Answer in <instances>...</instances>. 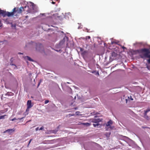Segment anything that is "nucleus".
<instances>
[{
	"label": "nucleus",
	"instance_id": "f257e3e1",
	"mask_svg": "<svg viewBox=\"0 0 150 150\" xmlns=\"http://www.w3.org/2000/svg\"><path fill=\"white\" fill-rule=\"evenodd\" d=\"M27 6L24 7H21L20 8H16V12L18 13H21L23 11H26L28 13H35L38 11L37 7L34 4L31 2L27 3Z\"/></svg>",
	"mask_w": 150,
	"mask_h": 150
},
{
	"label": "nucleus",
	"instance_id": "f03ea898",
	"mask_svg": "<svg viewBox=\"0 0 150 150\" xmlns=\"http://www.w3.org/2000/svg\"><path fill=\"white\" fill-rule=\"evenodd\" d=\"M30 44H33V45H35L36 50L37 51L41 52L43 50V46L40 43H36L32 41L29 43Z\"/></svg>",
	"mask_w": 150,
	"mask_h": 150
},
{
	"label": "nucleus",
	"instance_id": "7ed1b4c3",
	"mask_svg": "<svg viewBox=\"0 0 150 150\" xmlns=\"http://www.w3.org/2000/svg\"><path fill=\"white\" fill-rule=\"evenodd\" d=\"M66 39L67 40H68V38L67 37H65L64 38L60 41L59 44L57 45H56V47L58 48H62L65 46L64 42L65 41Z\"/></svg>",
	"mask_w": 150,
	"mask_h": 150
},
{
	"label": "nucleus",
	"instance_id": "20e7f679",
	"mask_svg": "<svg viewBox=\"0 0 150 150\" xmlns=\"http://www.w3.org/2000/svg\"><path fill=\"white\" fill-rule=\"evenodd\" d=\"M112 123L113 122L111 120H109V121L106 123V127H105L106 130L109 131L113 129V128L115 127L114 126H111V125L112 124Z\"/></svg>",
	"mask_w": 150,
	"mask_h": 150
},
{
	"label": "nucleus",
	"instance_id": "39448f33",
	"mask_svg": "<svg viewBox=\"0 0 150 150\" xmlns=\"http://www.w3.org/2000/svg\"><path fill=\"white\" fill-rule=\"evenodd\" d=\"M0 14H1L4 17L7 16L8 17H10L13 14L12 13H10L8 12H6L3 10L0 9Z\"/></svg>",
	"mask_w": 150,
	"mask_h": 150
},
{
	"label": "nucleus",
	"instance_id": "423d86ee",
	"mask_svg": "<svg viewBox=\"0 0 150 150\" xmlns=\"http://www.w3.org/2000/svg\"><path fill=\"white\" fill-rule=\"evenodd\" d=\"M27 108L26 111H29V109L32 107L33 105L32 104L31 101V100H28L27 102Z\"/></svg>",
	"mask_w": 150,
	"mask_h": 150
},
{
	"label": "nucleus",
	"instance_id": "0eeeda50",
	"mask_svg": "<svg viewBox=\"0 0 150 150\" xmlns=\"http://www.w3.org/2000/svg\"><path fill=\"white\" fill-rule=\"evenodd\" d=\"M56 142L55 139L51 140H47L44 141V143L45 144H52Z\"/></svg>",
	"mask_w": 150,
	"mask_h": 150
},
{
	"label": "nucleus",
	"instance_id": "6e6552de",
	"mask_svg": "<svg viewBox=\"0 0 150 150\" xmlns=\"http://www.w3.org/2000/svg\"><path fill=\"white\" fill-rule=\"evenodd\" d=\"M150 111V110L147 109L146 110L144 111V117L147 120H149L150 119V116H148L147 115V113L149 111Z\"/></svg>",
	"mask_w": 150,
	"mask_h": 150
},
{
	"label": "nucleus",
	"instance_id": "1a4fd4ad",
	"mask_svg": "<svg viewBox=\"0 0 150 150\" xmlns=\"http://www.w3.org/2000/svg\"><path fill=\"white\" fill-rule=\"evenodd\" d=\"M101 121V120L100 118H94L92 120V122L94 123L99 122Z\"/></svg>",
	"mask_w": 150,
	"mask_h": 150
},
{
	"label": "nucleus",
	"instance_id": "9d476101",
	"mask_svg": "<svg viewBox=\"0 0 150 150\" xmlns=\"http://www.w3.org/2000/svg\"><path fill=\"white\" fill-rule=\"evenodd\" d=\"M24 59H27L29 61H31V62H33V60L31 59L30 57H28V56H25L24 57Z\"/></svg>",
	"mask_w": 150,
	"mask_h": 150
},
{
	"label": "nucleus",
	"instance_id": "9b49d317",
	"mask_svg": "<svg viewBox=\"0 0 150 150\" xmlns=\"http://www.w3.org/2000/svg\"><path fill=\"white\" fill-rule=\"evenodd\" d=\"M59 126H58L57 127V129H56L55 130H52L51 131V133L54 134H56L57 132L58 131V129L59 128Z\"/></svg>",
	"mask_w": 150,
	"mask_h": 150
},
{
	"label": "nucleus",
	"instance_id": "f8f14e48",
	"mask_svg": "<svg viewBox=\"0 0 150 150\" xmlns=\"http://www.w3.org/2000/svg\"><path fill=\"white\" fill-rule=\"evenodd\" d=\"M14 130L13 129H9L6 130L5 132H8L9 133H11L12 132H14Z\"/></svg>",
	"mask_w": 150,
	"mask_h": 150
},
{
	"label": "nucleus",
	"instance_id": "ddd939ff",
	"mask_svg": "<svg viewBox=\"0 0 150 150\" xmlns=\"http://www.w3.org/2000/svg\"><path fill=\"white\" fill-rule=\"evenodd\" d=\"M92 73L94 74L95 75H98V76L99 75V73L98 71H92L91 72Z\"/></svg>",
	"mask_w": 150,
	"mask_h": 150
},
{
	"label": "nucleus",
	"instance_id": "4468645a",
	"mask_svg": "<svg viewBox=\"0 0 150 150\" xmlns=\"http://www.w3.org/2000/svg\"><path fill=\"white\" fill-rule=\"evenodd\" d=\"M13 93L11 92H8L7 93L5 94V95L6 96H12L13 95Z\"/></svg>",
	"mask_w": 150,
	"mask_h": 150
},
{
	"label": "nucleus",
	"instance_id": "2eb2a0df",
	"mask_svg": "<svg viewBox=\"0 0 150 150\" xmlns=\"http://www.w3.org/2000/svg\"><path fill=\"white\" fill-rule=\"evenodd\" d=\"M111 55L112 57H116L117 55V54L115 52H112L111 53Z\"/></svg>",
	"mask_w": 150,
	"mask_h": 150
},
{
	"label": "nucleus",
	"instance_id": "dca6fc26",
	"mask_svg": "<svg viewBox=\"0 0 150 150\" xmlns=\"http://www.w3.org/2000/svg\"><path fill=\"white\" fill-rule=\"evenodd\" d=\"M95 123L96 124H93V125L94 127H100V124H99L98 122Z\"/></svg>",
	"mask_w": 150,
	"mask_h": 150
},
{
	"label": "nucleus",
	"instance_id": "f3484780",
	"mask_svg": "<svg viewBox=\"0 0 150 150\" xmlns=\"http://www.w3.org/2000/svg\"><path fill=\"white\" fill-rule=\"evenodd\" d=\"M110 134L111 133L110 132H109L108 133H106L105 134V135L107 139L109 138Z\"/></svg>",
	"mask_w": 150,
	"mask_h": 150
},
{
	"label": "nucleus",
	"instance_id": "a211bd4d",
	"mask_svg": "<svg viewBox=\"0 0 150 150\" xmlns=\"http://www.w3.org/2000/svg\"><path fill=\"white\" fill-rule=\"evenodd\" d=\"M23 117H22V118H18V119H16V118H14L12 119H11V120H11L12 121H14L16 120H18V119L19 120H21L22 119H23Z\"/></svg>",
	"mask_w": 150,
	"mask_h": 150
},
{
	"label": "nucleus",
	"instance_id": "6ab92c4d",
	"mask_svg": "<svg viewBox=\"0 0 150 150\" xmlns=\"http://www.w3.org/2000/svg\"><path fill=\"white\" fill-rule=\"evenodd\" d=\"M16 8H14L13 9V12H11V13H13V14H12L11 16H13V15H14V13L15 12H16Z\"/></svg>",
	"mask_w": 150,
	"mask_h": 150
},
{
	"label": "nucleus",
	"instance_id": "aec40b11",
	"mask_svg": "<svg viewBox=\"0 0 150 150\" xmlns=\"http://www.w3.org/2000/svg\"><path fill=\"white\" fill-rule=\"evenodd\" d=\"M75 115L74 114H69L67 115V117H71V116H73Z\"/></svg>",
	"mask_w": 150,
	"mask_h": 150
},
{
	"label": "nucleus",
	"instance_id": "412c9836",
	"mask_svg": "<svg viewBox=\"0 0 150 150\" xmlns=\"http://www.w3.org/2000/svg\"><path fill=\"white\" fill-rule=\"evenodd\" d=\"M6 115H2L1 116H0V119H3L4 118V117Z\"/></svg>",
	"mask_w": 150,
	"mask_h": 150
},
{
	"label": "nucleus",
	"instance_id": "4be33fe9",
	"mask_svg": "<svg viewBox=\"0 0 150 150\" xmlns=\"http://www.w3.org/2000/svg\"><path fill=\"white\" fill-rule=\"evenodd\" d=\"M10 65L12 66H14L16 68L17 67L15 64H13L12 63V61H11V62L10 63Z\"/></svg>",
	"mask_w": 150,
	"mask_h": 150
},
{
	"label": "nucleus",
	"instance_id": "5701e85b",
	"mask_svg": "<svg viewBox=\"0 0 150 150\" xmlns=\"http://www.w3.org/2000/svg\"><path fill=\"white\" fill-rule=\"evenodd\" d=\"M111 44H117V43L115 41H112Z\"/></svg>",
	"mask_w": 150,
	"mask_h": 150
},
{
	"label": "nucleus",
	"instance_id": "b1692460",
	"mask_svg": "<svg viewBox=\"0 0 150 150\" xmlns=\"http://www.w3.org/2000/svg\"><path fill=\"white\" fill-rule=\"evenodd\" d=\"M49 102V101L48 100H45V104H47Z\"/></svg>",
	"mask_w": 150,
	"mask_h": 150
},
{
	"label": "nucleus",
	"instance_id": "393cba45",
	"mask_svg": "<svg viewBox=\"0 0 150 150\" xmlns=\"http://www.w3.org/2000/svg\"><path fill=\"white\" fill-rule=\"evenodd\" d=\"M44 129V127L43 126H42L39 129V130H42L43 129Z\"/></svg>",
	"mask_w": 150,
	"mask_h": 150
},
{
	"label": "nucleus",
	"instance_id": "a878e982",
	"mask_svg": "<svg viewBox=\"0 0 150 150\" xmlns=\"http://www.w3.org/2000/svg\"><path fill=\"white\" fill-rule=\"evenodd\" d=\"M90 36H87L86 37V39H90Z\"/></svg>",
	"mask_w": 150,
	"mask_h": 150
},
{
	"label": "nucleus",
	"instance_id": "bb28decb",
	"mask_svg": "<svg viewBox=\"0 0 150 150\" xmlns=\"http://www.w3.org/2000/svg\"><path fill=\"white\" fill-rule=\"evenodd\" d=\"M32 140H33L32 139H30V141H29V143H28L29 144H30V143L31 142Z\"/></svg>",
	"mask_w": 150,
	"mask_h": 150
},
{
	"label": "nucleus",
	"instance_id": "cd10ccee",
	"mask_svg": "<svg viewBox=\"0 0 150 150\" xmlns=\"http://www.w3.org/2000/svg\"><path fill=\"white\" fill-rule=\"evenodd\" d=\"M122 49H123L124 50L125 49H126V48L124 46H122Z\"/></svg>",
	"mask_w": 150,
	"mask_h": 150
},
{
	"label": "nucleus",
	"instance_id": "c85d7f7f",
	"mask_svg": "<svg viewBox=\"0 0 150 150\" xmlns=\"http://www.w3.org/2000/svg\"><path fill=\"white\" fill-rule=\"evenodd\" d=\"M2 25V24L1 23V21L0 20V27H1Z\"/></svg>",
	"mask_w": 150,
	"mask_h": 150
},
{
	"label": "nucleus",
	"instance_id": "c756f323",
	"mask_svg": "<svg viewBox=\"0 0 150 150\" xmlns=\"http://www.w3.org/2000/svg\"><path fill=\"white\" fill-rule=\"evenodd\" d=\"M39 127H38L35 129L36 131H38L39 130Z\"/></svg>",
	"mask_w": 150,
	"mask_h": 150
},
{
	"label": "nucleus",
	"instance_id": "7c9ffc66",
	"mask_svg": "<svg viewBox=\"0 0 150 150\" xmlns=\"http://www.w3.org/2000/svg\"><path fill=\"white\" fill-rule=\"evenodd\" d=\"M58 52H62V50H59Z\"/></svg>",
	"mask_w": 150,
	"mask_h": 150
},
{
	"label": "nucleus",
	"instance_id": "2f4dec72",
	"mask_svg": "<svg viewBox=\"0 0 150 150\" xmlns=\"http://www.w3.org/2000/svg\"><path fill=\"white\" fill-rule=\"evenodd\" d=\"M18 54H23V53H21V52H19V53H18Z\"/></svg>",
	"mask_w": 150,
	"mask_h": 150
},
{
	"label": "nucleus",
	"instance_id": "473e14b6",
	"mask_svg": "<svg viewBox=\"0 0 150 150\" xmlns=\"http://www.w3.org/2000/svg\"><path fill=\"white\" fill-rule=\"evenodd\" d=\"M41 14L42 16H43L45 15V13H42V14Z\"/></svg>",
	"mask_w": 150,
	"mask_h": 150
},
{
	"label": "nucleus",
	"instance_id": "72a5a7b5",
	"mask_svg": "<svg viewBox=\"0 0 150 150\" xmlns=\"http://www.w3.org/2000/svg\"><path fill=\"white\" fill-rule=\"evenodd\" d=\"M40 83L39 82L38 83V86H39V85H40Z\"/></svg>",
	"mask_w": 150,
	"mask_h": 150
},
{
	"label": "nucleus",
	"instance_id": "f704fd0d",
	"mask_svg": "<svg viewBox=\"0 0 150 150\" xmlns=\"http://www.w3.org/2000/svg\"><path fill=\"white\" fill-rule=\"evenodd\" d=\"M52 3L53 4H55V2L53 1H52Z\"/></svg>",
	"mask_w": 150,
	"mask_h": 150
},
{
	"label": "nucleus",
	"instance_id": "c9c22d12",
	"mask_svg": "<svg viewBox=\"0 0 150 150\" xmlns=\"http://www.w3.org/2000/svg\"><path fill=\"white\" fill-rule=\"evenodd\" d=\"M106 45V43H104V46H105Z\"/></svg>",
	"mask_w": 150,
	"mask_h": 150
},
{
	"label": "nucleus",
	"instance_id": "e433bc0d",
	"mask_svg": "<svg viewBox=\"0 0 150 150\" xmlns=\"http://www.w3.org/2000/svg\"><path fill=\"white\" fill-rule=\"evenodd\" d=\"M69 90H70V91H71V88H69Z\"/></svg>",
	"mask_w": 150,
	"mask_h": 150
},
{
	"label": "nucleus",
	"instance_id": "4c0bfd02",
	"mask_svg": "<svg viewBox=\"0 0 150 150\" xmlns=\"http://www.w3.org/2000/svg\"><path fill=\"white\" fill-rule=\"evenodd\" d=\"M29 143L28 144V145H27V147H28V146H29Z\"/></svg>",
	"mask_w": 150,
	"mask_h": 150
},
{
	"label": "nucleus",
	"instance_id": "58836bf2",
	"mask_svg": "<svg viewBox=\"0 0 150 150\" xmlns=\"http://www.w3.org/2000/svg\"><path fill=\"white\" fill-rule=\"evenodd\" d=\"M80 28V26H79V27H78V29H79V28Z\"/></svg>",
	"mask_w": 150,
	"mask_h": 150
},
{
	"label": "nucleus",
	"instance_id": "ea45409f",
	"mask_svg": "<svg viewBox=\"0 0 150 150\" xmlns=\"http://www.w3.org/2000/svg\"><path fill=\"white\" fill-rule=\"evenodd\" d=\"M55 51L57 52H58L59 50H55Z\"/></svg>",
	"mask_w": 150,
	"mask_h": 150
},
{
	"label": "nucleus",
	"instance_id": "a19ab883",
	"mask_svg": "<svg viewBox=\"0 0 150 150\" xmlns=\"http://www.w3.org/2000/svg\"><path fill=\"white\" fill-rule=\"evenodd\" d=\"M76 96H75V97H74V98L76 99Z\"/></svg>",
	"mask_w": 150,
	"mask_h": 150
},
{
	"label": "nucleus",
	"instance_id": "79ce46f5",
	"mask_svg": "<svg viewBox=\"0 0 150 150\" xmlns=\"http://www.w3.org/2000/svg\"><path fill=\"white\" fill-rule=\"evenodd\" d=\"M67 83H69V82H67Z\"/></svg>",
	"mask_w": 150,
	"mask_h": 150
},
{
	"label": "nucleus",
	"instance_id": "37998d69",
	"mask_svg": "<svg viewBox=\"0 0 150 150\" xmlns=\"http://www.w3.org/2000/svg\"><path fill=\"white\" fill-rule=\"evenodd\" d=\"M77 112H76V113H77Z\"/></svg>",
	"mask_w": 150,
	"mask_h": 150
},
{
	"label": "nucleus",
	"instance_id": "c03bdc74",
	"mask_svg": "<svg viewBox=\"0 0 150 150\" xmlns=\"http://www.w3.org/2000/svg\"><path fill=\"white\" fill-rule=\"evenodd\" d=\"M12 59V58H11V61Z\"/></svg>",
	"mask_w": 150,
	"mask_h": 150
}]
</instances>
